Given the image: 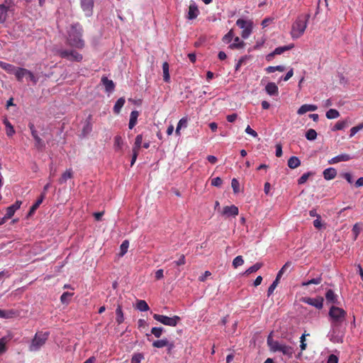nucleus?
<instances>
[{
    "label": "nucleus",
    "mask_w": 363,
    "mask_h": 363,
    "mask_svg": "<svg viewBox=\"0 0 363 363\" xmlns=\"http://www.w3.org/2000/svg\"><path fill=\"white\" fill-rule=\"evenodd\" d=\"M309 18L310 14L298 16L291 27V35L293 39L299 38L303 35L307 27Z\"/></svg>",
    "instance_id": "obj_2"
},
{
    "label": "nucleus",
    "mask_w": 363,
    "mask_h": 363,
    "mask_svg": "<svg viewBox=\"0 0 363 363\" xmlns=\"http://www.w3.org/2000/svg\"><path fill=\"white\" fill-rule=\"evenodd\" d=\"M164 328L162 327H154L151 329V333L157 338L161 337Z\"/></svg>",
    "instance_id": "obj_41"
},
{
    "label": "nucleus",
    "mask_w": 363,
    "mask_h": 363,
    "mask_svg": "<svg viewBox=\"0 0 363 363\" xmlns=\"http://www.w3.org/2000/svg\"><path fill=\"white\" fill-rule=\"evenodd\" d=\"M234 34L233 31L230 30L227 34H225L223 38V41L225 43H229L231 42L232 39L233 38Z\"/></svg>",
    "instance_id": "obj_50"
},
{
    "label": "nucleus",
    "mask_w": 363,
    "mask_h": 363,
    "mask_svg": "<svg viewBox=\"0 0 363 363\" xmlns=\"http://www.w3.org/2000/svg\"><path fill=\"white\" fill-rule=\"evenodd\" d=\"M327 363H338V357L335 354H330L328 357Z\"/></svg>",
    "instance_id": "obj_62"
},
{
    "label": "nucleus",
    "mask_w": 363,
    "mask_h": 363,
    "mask_svg": "<svg viewBox=\"0 0 363 363\" xmlns=\"http://www.w3.org/2000/svg\"><path fill=\"white\" fill-rule=\"evenodd\" d=\"M293 48H294V44L281 46V47H278V48H275V50L272 53H270L267 56V57H272L275 55H281V54L284 53L285 51L289 50L292 49Z\"/></svg>",
    "instance_id": "obj_19"
},
{
    "label": "nucleus",
    "mask_w": 363,
    "mask_h": 363,
    "mask_svg": "<svg viewBox=\"0 0 363 363\" xmlns=\"http://www.w3.org/2000/svg\"><path fill=\"white\" fill-rule=\"evenodd\" d=\"M58 55L62 58H65L70 61L80 62L82 60V55L75 50H59Z\"/></svg>",
    "instance_id": "obj_8"
},
{
    "label": "nucleus",
    "mask_w": 363,
    "mask_h": 363,
    "mask_svg": "<svg viewBox=\"0 0 363 363\" xmlns=\"http://www.w3.org/2000/svg\"><path fill=\"white\" fill-rule=\"evenodd\" d=\"M21 201H17L13 205L9 206L6 208V212L4 217L3 218L1 222H0V225L4 223V220L11 218L15 213L16 211L21 207Z\"/></svg>",
    "instance_id": "obj_10"
},
{
    "label": "nucleus",
    "mask_w": 363,
    "mask_h": 363,
    "mask_svg": "<svg viewBox=\"0 0 363 363\" xmlns=\"http://www.w3.org/2000/svg\"><path fill=\"white\" fill-rule=\"evenodd\" d=\"M236 25L242 30L241 36L244 39L247 38L250 35L253 28V22L252 21L239 18L236 21Z\"/></svg>",
    "instance_id": "obj_6"
},
{
    "label": "nucleus",
    "mask_w": 363,
    "mask_h": 363,
    "mask_svg": "<svg viewBox=\"0 0 363 363\" xmlns=\"http://www.w3.org/2000/svg\"><path fill=\"white\" fill-rule=\"evenodd\" d=\"M318 108L316 105L313 104H303L297 111L298 115H303L308 111H315Z\"/></svg>",
    "instance_id": "obj_18"
},
{
    "label": "nucleus",
    "mask_w": 363,
    "mask_h": 363,
    "mask_svg": "<svg viewBox=\"0 0 363 363\" xmlns=\"http://www.w3.org/2000/svg\"><path fill=\"white\" fill-rule=\"evenodd\" d=\"M136 308L140 311H147L150 310V307L147 302L144 300H139L136 303Z\"/></svg>",
    "instance_id": "obj_32"
},
{
    "label": "nucleus",
    "mask_w": 363,
    "mask_h": 363,
    "mask_svg": "<svg viewBox=\"0 0 363 363\" xmlns=\"http://www.w3.org/2000/svg\"><path fill=\"white\" fill-rule=\"evenodd\" d=\"M322 281L321 277H318L317 278L311 279L307 281H304L302 283V286H308L310 284H319Z\"/></svg>",
    "instance_id": "obj_43"
},
{
    "label": "nucleus",
    "mask_w": 363,
    "mask_h": 363,
    "mask_svg": "<svg viewBox=\"0 0 363 363\" xmlns=\"http://www.w3.org/2000/svg\"><path fill=\"white\" fill-rule=\"evenodd\" d=\"M323 297H317V298H304L303 302L315 307L318 309H321L323 306Z\"/></svg>",
    "instance_id": "obj_11"
},
{
    "label": "nucleus",
    "mask_w": 363,
    "mask_h": 363,
    "mask_svg": "<svg viewBox=\"0 0 363 363\" xmlns=\"http://www.w3.org/2000/svg\"><path fill=\"white\" fill-rule=\"evenodd\" d=\"M81 6L86 16L92 15L94 0H81Z\"/></svg>",
    "instance_id": "obj_12"
},
{
    "label": "nucleus",
    "mask_w": 363,
    "mask_h": 363,
    "mask_svg": "<svg viewBox=\"0 0 363 363\" xmlns=\"http://www.w3.org/2000/svg\"><path fill=\"white\" fill-rule=\"evenodd\" d=\"M199 13L200 12L196 4L194 1H191L189 6L187 18L189 20H194L199 16Z\"/></svg>",
    "instance_id": "obj_13"
},
{
    "label": "nucleus",
    "mask_w": 363,
    "mask_h": 363,
    "mask_svg": "<svg viewBox=\"0 0 363 363\" xmlns=\"http://www.w3.org/2000/svg\"><path fill=\"white\" fill-rule=\"evenodd\" d=\"M143 359L144 355L143 353H135L131 358L130 363H140Z\"/></svg>",
    "instance_id": "obj_39"
},
{
    "label": "nucleus",
    "mask_w": 363,
    "mask_h": 363,
    "mask_svg": "<svg viewBox=\"0 0 363 363\" xmlns=\"http://www.w3.org/2000/svg\"><path fill=\"white\" fill-rule=\"evenodd\" d=\"M262 267V264L259 262H257L252 267H249L245 272V274H250L253 272L258 271Z\"/></svg>",
    "instance_id": "obj_36"
},
{
    "label": "nucleus",
    "mask_w": 363,
    "mask_h": 363,
    "mask_svg": "<svg viewBox=\"0 0 363 363\" xmlns=\"http://www.w3.org/2000/svg\"><path fill=\"white\" fill-rule=\"evenodd\" d=\"M323 177H324L325 179L330 180V179H334L336 177L337 172H336L335 169L329 167V168L325 169L323 171Z\"/></svg>",
    "instance_id": "obj_20"
},
{
    "label": "nucleus",
    "mask_w": 363,
    "mask_h": 363,
    "mask_svg": "<svg viewBox=\"0 0 363 363\" xmlns=\"http://www.w3.org/2000/svg\"><path fill=\"white\" fill-rule=\"evenodd\" d=\"M328 119H335L340 116V113L336 109L330 108L325 114Z\"/></svg>",
    "instance_id": "obj_35"
},
{
    "label": "nucleus",
    "mask_w": 363,
    "mask_h": 363,
    "mask_svg": "<svg viewBox=\"0 0 363 363\" xmlns=\"http://www.w3.org/2000/svg\"><path fill=\"white\" fill-rule=\"evenodd\" d=\"M142 142H143L142 135H138L135 138L134 149L139 150L141 147Z\"/></svg>",
    "instance_id": "obj_52"
},
{
    "label": "nucleus",
    "mask_w": 363,
    "mask_h": 363,
    "mask_svg": "<svg viewBox=\"0 0 363 363\" xmlns=\"http://www.w3.org/2000/svg\"><path fill=\"white\" fill-rule=\"evenodd\" d=\"M9 6L5 4H0V23H3L6 21Z\"/></svg>",
    "instance_id": "obj_26"
},
{
    "label": "nucleus",
    "mask_w": 363,
    "mask_h": 363,
    "mask_svg": "<svg viewBox=\"0 0 363 363\" xmlns=\"http://www.w3.org/2000/svg\"><path fill=\"white\" fill-rule=\"evenodd\" d=\"M245 45V43L241 40L239 37H235L234 38V42L229 45L230 49H240L242 48Z\"/></svg>",
    "instance_id": "obj_29"
},
{
    "label": "nucleus",
    "mask_w": 363,
    "mask_h": 363,
    "mask_svg": "<svg viewBox=\"0 0 363 363\" xmlns=\"http://www.w3.org/2000/svg\"><path fill=\"white\" fill-rule=\"evenodd\" d=\"M279 282H278V279H275L272 284L269 286V289H268V291H267V296H270L274 291L275 290L276 287L277 286Z\"/></svg>",
    "instance_id": "obj_51"
},
{
    "label": "nucleus",
    "mask_w": 363,
    "mask_h": 363,
    "mask_svg": "<svg viewBox=\"0 0 363 363\" xmlns=\"http://www.w3.org/2000/svg\"><path fill=\"white\" fill-rule=\"evenodd\" d=\"M116 322L118 325L121 324L124 321L123 313L122 311V307L121 305H118L117 308L116 310Z\"/></svg>",
    "instance_id": "obj_30"
},
{
    "label": "nucleus",
    "mask_w": 363,
    "mask_h": 363,
    "mask_svg": "<svg viewBox=\"0 0 363 363\" xmlns=\"http://www.w3.org/2000/svg\"><path fill=\"white\" fill-rule=\"evenodd\" d=\"M73 177V172L72 169H67L61 176V177L59 179V183L60 184H62L65 183L69 179L72 178Z\"/></svg>",
    "instance_id": "obj_25"
},
{
    "label": "nucleus",
    "mask_w": 363,
    "mask_h": 363,
    "mask_svg": "<svg viewBox=\"0 0 363 363\" xmlns=\"http://www.w3.org/2000/svg\"><path fill=\"white\" fill-rule=\"evenodd\" d=\"M328 315L330 319V326L340 327L346 320L347 312L340 307L332 306Z\"/></svg>",
    "instance_id": "obj_3"
},
{
    "label": "nucleus",
    "mask_w": 363,
    "mask_h": 363,
    "mask_svg": "<svg viewBox=\"0 0 363 363\" xmlns=\"http://www.w3.org/2000/svg\"><path fill=\"white\" fill-rule=\"evenodd\" d=\"M223 183V180L220 177H216L212 179L211 185L214 186H220Z\"/></svg>",
    "instance_id": "obj_55"
},
{
    "label": "nucleus",
    "mask_w": 363,
    "mask_h": 363,
    "mask_svg": "<svg viewBox=\"0 0 363 363\" xmlns=\"http://www.w3.org/2000/svg\"><path fill=\"white\" fill-rule=\"evenodd\" d=\"M49 336L48 332H38L36 333L32 342L30 345V351H38L40 348L43 346Z\"/></svg>",
    "instance_id": "obj_5"
},
{
    "label": "nucleus",
    "mask_w": 363,
    "mask_h": 363,
    "mask_svg": "<svg viewBox=\"0 0 363 363\" xmlns=\"http://www.w3.org/2000/svg\"><path fill=\"white\" fill-rule=\"evenodd\" d=\"M275 156L277 157H280L282 156V147L280 144H277L275 145Z\"/></svg>",
    "instance_id": "obj_56"
},
{
    "label": "nucleus",
    "mask_w": 363,
    "mask_h": 363,
    "mask_svg": "<svg viewBox=\"0 0 363 363\" xmlns=\"http://www.w3.org/2000/svg\"><path fill=\"white\" fill-rule=\"evenodd\" d=\"M168 341L167 338L155 340L152 342V346L156 348H162L167 347Z\"/></svg>",
    "instance_id": "obj_34"
},
{
    "label": "nucleus",
    "mask_w": 363,
    "mask_h": 363,
    "mask_svg": "<svg viewBox=\"0 0 363 363\" xmlns=\"http://www.w3.org/2000/svg\"><path fill=\"white\" fill-rule=\"evenodd\" d=\"M125 102V100L123 97L119 98L116 101V102L113 106V111L115 113L118 114L121 112V110L122 107L123 106Z\"/></svg>",
    "instance_id": "obj_28"
},
{
    "label": "nucleus",
    "mask_w": 363,
    "mask_h": 363,
    "mask_svg": "<svg viewBox=\"0 0 363 363\" xmlns=\"http://www.w3.org/2000/svg\"><path fill=\"white\" fill-rule=\"evenodd\" d=\"M0 67L4 69L7 73L11 74H13L17 68L11 64H9L2 61H0Z\"/></svg>",
    "instance_id": "obj_21"
},
{
    "label": "nucleus",
    "mask_w": 363,
    "mask_h": 363,
    "mask_svg": "<svg viewBox=\"0 0 363 363\" xmlns=\"http://www.w3.org/2000/svg\"><path fill=\"white\" fill-rule=\"evenodd\" d=\"M313 225L315 228L320 229L322 226L320 216H318L314 221Z\"/></svg>",
    "instance_id": "obj_63"
},
{
    "label": "nucleus",
    "mask_w": 363,
    "mask_h": 363,
    "mask_svg": "<svg viewBox=\"0 0 363 363\" xmlns=\"http://www.w3.org/2000/svg\"><path fill=\"white\" fill-rule=\"evenodd\" d=\"M27 76L28 77L29 79L33 82V84H36L38 82V78L35 77L33 72H31L30 70H28Z\"/></svg>",
    "instance_id": "obj_61"
},
{
    "label": "nucleus",
    "mask_w": 363,
    "mask_h": 363,
    "mask_svg": "<svg viewBox=\"0 0 363 363\" xmlns=\"http://www.w3.org/2000/svg\"><path fill=\"white\" fill-rule=\"evenodd\" d=\"M101 82L105 88V91L108 93H111L114 91L115 84L111 79H108L107 77L103 76L101 79Z\"/></svg>",
    "instance_id": "obj_14"
},
{
    "label": "nucleus",
    "mask_w": 363,
    "mask_h": 363,
    "mask_svg": "<svg viewBox=\"0 0 363 363\" xmlns=\"http://www.w3.org/2000/svg\"><path fill=\"white\" fill-rule=\"evenodd\" d=\"M311 174H312L311 172L303 174L298 180V184H304L308 180Z\"/></svg>",
    "instance_id": "obj_53"
},
{
    "label": "nucleus",
    "mask_w": 363,
    "mask_h": 363,
    "mask_svg": "<svg viewBox=\"0 0 363 363\" xmlns=\"http://www.w3.org/2000/svg\"><path fill=\"white\" fill-rule=\"evenodd\" d=\"M265 91L269 96H277L279 89L274 82H269L265 86Z\"/></svg>",
    "instance_id": "obj_17"
},
{
    "label": "nucleus",
    "mask_w": 363,
    "mask_h": 363,
    "mask_svg": "<svg viewBox=\"0 0 363 363\" xmlns=\"http://www.w3.org/2000/svg\"><path fill=\"white\" fill-rule=\"evenodd\" d=\"M83 29L82 26L77 23L71 26L68 30L67 43L68 44L77 48H82L84 46V42L82 39Z\"/></svg>",
    "instance_id": "obj_1"
},
{
    "label": "nucleus",
    "mask_w": 363,
    "mask_h": 363,
    "mask_svg": "<svg viewBox=\"0 0 363 363\" xmlns=\"http://www.w3.org/2000/svg\"><path fill=\"white\" fill-rule=\"evenodd\" d=\"M244 263V259L242 256L239 255L234 258L233 261V266L234 268H238V267L242 265Z\"/></svg>",
    "instance_id": "obj_44"
},
{
    "label": "nucleus",
    "mask_w": 363,
    "mask_h": 363,
    "mask_svg": "<svg viewBox=\"0 0 363 363\" xmlns=\"http://www.w3.org/2000/svg\"><path fill=\"white\" fill-rule=\"evenodd\" d=\"M267 344L270 347L271 351L274 352H280L289 358H291L294 354V351L292 347L281 344L278 341L273 340L271 336H269L267 338Z\"/></svg>",
    "instance_id": "obj_4"
},
{
    "label": "nucleus",
    "mask_w": 363,
    "mask_h": 363,
    "mask_svg": "<svg viewBox=\"0 0 363 363\" xmlns=\"http://www.w3.org/2000/svg\"><path fill=\"white\" fill-rule=\"evenodd\" d=\"M163 272H164L163 269H162L157 270L155 272V279L157 280H160V279H162L164 277Z\"/></svg>",
    "instance_id": "obj_64"
},
{
    "label": "nucleus",
    "mask_w": 363,
    "mask_h": 363,
    "mask_svg": "<svg viewBox=\"0 0 363 363\" xmlns=\"http://www.w3.org/2000/svg\"><path fill=\"white\" fill-rule=\"evenodd\" d=\"M45 199V193H42L40 197L36 200L35 203L30 207L29 211V215H32L40 206V205L43 203Z\"/></svg>",
    "instance_id": "obj_24"
},
{
    "label": "nucleus",
    "mask_w": 363,
    "mask_h": 363,
    "mask_svg": "<svg viewBox=\"0 0 363 363\" xmlns=\"http://www.w3.org/2000/svg\"><path fill=\"white\" fill-rule=\"evenodd\" d=\"M284 70H285V67L283 65L269 66L266 68V71L268 73H273L276 71L284 72Z\"/></svg>",
    "instance_id": "obj_37"
},
{
    "label": "nucleus",
    "mask_w": 363,
    "mask_h": 363,
    "mask_svg": "<svg viewBox=\"0 0 363 363\" xmlns=\"http://www.w3.org/2000/svg\"><path fill=\"white\" fill-rule=\"evenodd\" d=\"M129 247L128 240H124L120 246V256H123L128 251Z\"/></svg>",
    "instance_id": "obj_38"
},
{
    "label": "nucleus",
    "mask_w": 363,
    "mask_h": 363,
    "mask_svg": "<svg viewBox=\"0 0 363 363\" xmlns=\"http://www.w3.org/2000/svg\"><path fill=\"white\" fill-rule=\"evenodd\" d=\"M245 133L248 135H252L254 138L257 137V132L252 129L250 125H247V128H245Z\"/></svg>",
    "instance_id": "obj_58"
},
{
    "label": "nucleus",
    "mask_w": 363,
    "mask_h": 363,
    "mask_svg": "<svg viewBox=\"0 0 363 363\" xmlns=\"http://www.w3.org/2000/svg\"><path fill=\"white\" fill-rule=\"evenodd\" d=\"M187 123H188V119L186 117H184L179 121V122L177 123V128H176V131H175L177 135H180L181 128H186L187 126Z\"/></svg>",
    "instance_id": "obj_31"
},
{
    "label": "nucleus",
    "mask_w": 363,
    "mask_h": 363,
    "mask_svg": "<svg viewBox=\"0 0 363 363\" xmlns=\"http://www.w3.org/2000/svg\"><path fill=\"white\" fill-rule=\"evenodd\" d=\"M328 336L330 340L333 343H342L343 342V335L339 334V327H331Z\"/></svg>",
    "instance_id": "obj_9"
},
{
    "label": "nucleus",
    "mask_w": 363,
    "mask_h": 363,
    "mask_svg": "<svg viewBox=\"0 0 363 363\" xmlns=\"http://www.w3.org/2000/svg\"><path fill=\"white\" fill-rule=\"evenodd\" d=\"M177 266L184 265L186 263V258L184 255H181L179 259L174 262Z\"/></svg>",
    "instance_id": "obj_57"
},
{
    "label": "nucleus",
    "mask_w": 363,
    "mask_h": 363,
    "mask_svg": "<svg viewBox=\"0 0 363 363\" xmlns=\"http://www.w3.org/2000/svg\"><path fill=\"white\" fill-rule=\"evenodd\" d=\"M301 164V160H288V165L290 168L294 169Z\"/></svg>",
    "instance_id": "obj_54"
},
{
    "label": "nucleus",
    "mask_w": 363,
    "mask_h": 363,
    "mask_svg": "<svg viewBox=\"0 0 363 363\" xmlns=\"http://www.w3.org/2000/svg\"><path fill=\"white\" fill-rule=\"evenodd\" d=\"M346 124H347V123L345 121H337L332 130L333 131L342 130L345 128Z\"/></svg>",
    "instance_id": "obj_48"
},
{
    "label": "nucleus",
    "mask_w": 363,
    "mask_h": 363,
    "mask_svg": "<svg viewBox=\"0 0 363 363\" xmlns=\"http://www.w3.org/2000/svg\"><path fill=\"white\" fill-rule=\"evenodd\" d=\"M28 70L25 68L17 67L13 74L17 80L21 82L24 77L27 76Z\"/></svg>",
    "instance_id": "obj_23"
},
{
    "label": "nucleus",
    "mask_w": 363,
    "mask_h": 363,
    "mask_svg": "<svg viewBox=\"0 0 363 363\" xmlns=\"http://www.w3.org/2000/svg\"><path fill=\"white\" fill-rule=\"evenodd\" d=\"M317 137V133L314 129H309L306 133V138L308 140H313Z\"/></svg>",
    "instance_id": "obj_45"
},
{
    "label": "nucleus",
    "mask_w": 363,
    "mask_h": 363,
    "mask_svg": "<svg viewBox=\"0 0 363 363\" xmlns=\"http://www.w3.org/2000/svg\"><path fill=\"white\" fill-rule=\"evenodd\" d=\"M123 139L121 135H116L114 138V147L116 149H121L123 146Z\"/></svg>",
    "instance_id": "obj_47"
},
{
    "label": "nucleus",
    "mask_w": 363,
    "mask_h": 363,
    "mask_svg": "<svg viewBox=\"0 0 363 363\" xmlns=\"http://www.w3.org/2000/svg\"><path fill=\"white\" fill-rule=\"evenodd\" d=\"M175 347L174 342L168 341V345H167V352L168 354H172V350Z\"/></svg>",
    "instance_id": "obj_60"
},
{
    "label": "nucleus",
    "mask_w": 363,
    "mask_h": 363,
    "mask_svg": "<svg viewBox=\"0 0 363 363\" xmlns=\"http://www.w3.org/2000/svg\"><path fill=\"white\" fill-rule=\"evenodd\" d=\"M362 129H363V123H359V125L352 127L350 129V138L353 137L357 132H359Z\"/></svg>",
    "instance_id": "obj_49"
},
{
    "label": "nucleus",
    "mask_w": 363,
    "mask_h": 363,
    "mask_svg": "<svg viewBox=\"0 0 363 363\" xmlns=\"http://www.w3.org/2000/svg\"><path fill=\"white\" fill-rule=\"evenodd\" d=\"M325 298L328 302L337 303V296L332 289H328L325 294Z\"/></svg>",
    "instance_id": "obj_22"
},
{
    "label": "nucleus",
    "mask_w": 363,
    "mask_h": 363,
    "mask_svg": "<svg viewBox=\"0 0 363 363\" xmlns=\"http://www.w3.org/2000/svg\"><path fill=\"white\" fill-rule=\"evenodd\" d=\"M4 124L6 125L7 135H9V136L13 135L15 133L13 125L7 120L4 121Z\"/></svg>",
    "instance_id": "obj_42"
},
{
    "label": "nucleus",
    "mask_w": 363,
    "mask_h": 363,
    "mask_svg": "<svg viewBox=\"0 0 363 363\" xmlns=\"http://www.w3.org/2000/svg\"><path fill=\"white\" fill-rule=\"evenodd\" d=\"M91 116L88 117L86 120L82 130L81 133V136L83 138L86 137L92 130V124L91 123Z\"/></svg>",
    "instance_id": "obj_16"
},
{
    "label": "nucleus",
    "mask_w": 363,
    "mask_h": 363,
    "mask_svg": "<svg viewBox=\"0 0 363 363\" xmlns=\"http://www.w3.org/2000/svg\"><path fill=\"white\" fill-rule=\"evenodd\" d=\"M139 113L137 111H133L130 113V121L128 123V127L130 129L133 128V127L135 125Z\"/></svg>",
    "instance_id": "obj_27"
},
{
    "label": "nucleus",
    "mask_w": 363,
    "mask_h": 363,
    "mask_svg": "<svg viewBox=\"0 0 363 363\" xmlns=\"http://www.w3.org/2000/svg\"><path fill=\"white\" fill-rule=\"evenodd\" d=\"M231 186L233 188L234 194H238L240 192V183L237 179L233 178L232 179Z\"/></svg>",
    "instance_id": "obj_46"
},
{
    "label": "nucleus",
    "mask_w": 363,
    "mask_h": 363,
    "mask_svg": "<svg viewBox=\"0 0 363 363\" xmlns=\"http://www.w3.org/2000/svg\"><path fill=\"white\" fill-rule=\"evenodd\" d=\"M153 318L155 320H157L165 325L172 326V327L176 326L181 320L180 317L178 315L168 317L167 315H160V314H154Z\"/></svg>",
    "instance_id": "obj_7"
},
{
    "label": "nucleus",
    "mask_w": 363,
    "mask_h": 363,
    "mask_svg": "<svg viewBox=\"0 0 363 363\" xmlns=\"http://www.w3.org/2000/svg\"><path fill=\"white\" fill-rule=\"evenodd\" d=\"M162 70H163V79L164 81L168 82L170 79V76L169 73V64L167 62H164L162 65Z\"/></svg>",
    "instance_id": "obj_33"
},
{
    "label": "nucleus",
    "mask_w": 363,
    "mask_h": 363,
    "mask_svg": "<svg viewBox=\"0 0 363 363\" xmlns=\"http://www.w3.org/2000/svg\"><path fill=\"white\" fill-rule=\"evenodd\" d=\"M239 210L238 208L234 205L227 206L223 208L222 214L227 216H236L238 215Z\"/></svg>",
    "instance_id": "obj_15"
},
{
    "label": "nucleus",
    "mask_w": 363,
    "mask_h": 363,
    "mask_svg": "<svg viewBox=\"0 0 363 363\" xmlns=\"http://www.w3.org/2000/svg\"><path fill=\"white\" fill-rule=\"evenodd\" d=\"M35 141V146L38 148H42L44 147L45 143L42 139L40 138L39 136H37V138H34Z\"/></svg>",
    "instance_id": "obj_59"
},
{
    "label": "nucleus",
    "mask_w": 363,
    "mask_h": 363,
    "mask_svg": "<svg viewBox=\"0 0 363 363\" xmlns=\"http://www.w3.org/2000/svg\"><path fill=\"white\" fill-rule=\"evenodd\" d=\"M72 296V293L68 291L64 292L60 296V301L62 303L67 304L69 302V299Z\"/></svg>",
    "instance_id": "obj_40"
}]
</instances>
